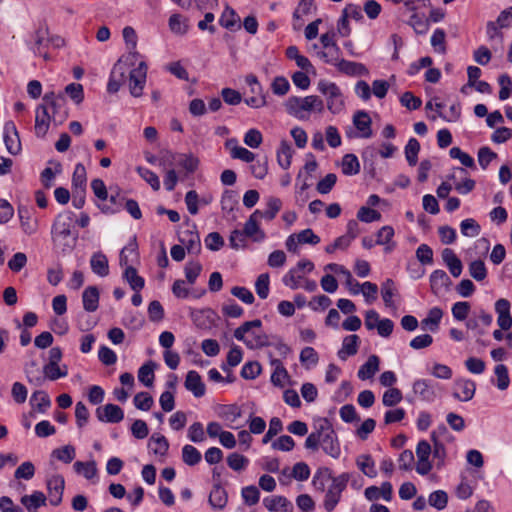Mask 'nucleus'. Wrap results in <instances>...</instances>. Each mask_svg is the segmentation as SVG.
I'll list each match as a JSON object with an SVG mask.
<instances>
[{
  "instance_id": "obj_18",
  "label": "nucleus",
  "mask_w": 512,
  "mask_h": 512,
  "mask_svg": "<svg viewBox=\"0 0 512 512\" xmlns=\"http://www.w3.org/2000/svg\"><path fill=\"white\" fill-rule=\"evenodd\" d=\"M96 416L101 422L119 423L124 419V411L118 405L109 403L103 408H98Z\"/></svg>"
},
{
  "instance_id": "obj_40",
  "label": "nucleus",
  "mask_w": 512,
  "mask_h": 512,
  "mask_svg": "<svg viewBox=\"0 0 512 512\" xmlns=\"http://www.w3.org/2000/svg\"><path fill=\"white\" fill-rule=\"evenodd\" d=\"M221 209L224 213H232L239 204V197L234 190H225L221 197Z\"/></svg>"
},
{
  "instance_id": "obj_38",
  "label": "nucleus",
  "mask_w": 512,
  "mask_h": 512,
  "mask_svg": "<svg viewBox=\"0 0 512 512\" xmlns=\"http://www.w3.org/2000/svg\"><path fill=\"white\" fill-rule=\"evenodd\" d=\"M271 365L274 367V371L271 375V382L277 387H283L284 380L289 378L288 371L279 359H271Z\"/></svg>"
},
{
  "instance_id": "obj_21",
  "label": "nucleus",
  "mask_w": 512,
  "mask_h": 512,
  "mask_svg": "<svg viewBox=\"0 0 512 512\" xmlns=\"http://www.w3.org/2000/svg\"><path fill=\"white\" fill-rule=\"evenodd\" d=\"M413 392L425 402H433L436 398L434 384L428 379H417L413 383Z\"/></svg>"
},
{
  "instance_id": "obj_39",
  "label": "nucleus",
  "mask_w": 512,
  "mask_h": 512,
  "mask_svg": "<svg viewBox=\"0 0 512 512\" xmlns=\"http://www.w3.org/2000/svg\"><path fill=\"white\" fill-rule=\"evenodd\" d=\"M357 467L361 472L369 478H375L377 471L375 468V462L371 455L363 454L360 455L356 460Z\"/></svg>"
},
{
  "instance_id": "obj_29",
  "label": "nucleus",
  "mask_w": 512,
  "mask_h": 512,
  "mask_svg": "<svg viewBox=\"0 0 512 512\" xmlns=\"http://www.w3.org/2000/svg\"><path fill=\"white\" fill-rule=\"evenodd\" d=\"M99 290L96 286H88L82 294L83 308L87 312H94L99 307Z\"/></svg>"
},
{
  "instance_id": "obj_25",
  "label": "nucleus",
  "mask_w": 512,
  "mask_h": 512,
  "mask_svg": "<svg viewBox=\"0 0 512 512\" xmlns=\"http://www.w3.org/2000/svg\"><path fill=\"white\" fill-rule=\"evenodd\" d=\"M208 502L211 507L216 510H222L227 505L228 494L220 483H215L213 485Z\"/></svg>"
},
{
  "instance_id": "obj_24",
  "label": "nucleus",
  "mask_w": 512,
  "mask_h": 512,
  "mask_svg": "<svg viewBox=\"0 0 512 512\" xmlns=\"http://www.w3.org/2000/svg\"><path fill=\"white\" fill-rule=\"evenodd\" d=\"M442 260L448 267L451 275L453 277H459L463 270V265L461 260L457 257L455 252L450 248H445L442 253Z\"/></svg>"
},
{
  "instance_id": "obj_59",
  "label": "nucleus",
  "mask_w": 512,
  "mask_h": 512,
  "mask_svg": "<svg viewBox=\"0 0 512 512\" xmlns=\"http://www.w3.org/2000/svg\"><path fill=\"white\" fill-rule=\"evenodd\" d=\"M446 32L442 28H436L431 36L430 43L434 50L438 53L446 52Z\"/></svg>"
},
{
  "instance_id": "obj_19",
  "label": "nucleus",
  "mask_w": 512,
  "mask_h": 512,
  "mask_svg": "<svg viewBox=\"0 0 512 512\" xmlns=\"http://www.w3.org/2000/svg\"><path fill=\"white\" fill-rule=\"evenodd\" d=\"M353 124L355 128L358 130V137L360 138H370L373 135L372 131V120L369 114L360 110L357 111L353 116Z\"/></svg>"
},
{
  "instance_id": "obj_5",
  "label": "nucleus",
  "mask_w": 512,
  "mask_h": 512,
  "mask_svg": "<svg viewBox=\"0 0 512 512\" xmlns=\"http://www.w3.org/2000/svg\"><path fill=\"white\" fill-rule=\"evenodd\" d=\"M262 321L260 319H254L252 321H246L234 331V337L243 342L249 349H260L271 345L269 336L265 333H256L252 331L253 328H260Z\"/></svg>"
},
{
  "instance_id": "obj_2",
  "label": "nucleus",
  "mask_w": 512,
  "mask_h": 512,
  "mask_svg": "<svg viewBox=\"0 0 512 512\" xmlns=\"http://www.w3.org/2000/svg\"><path fill=\"white\" fill-rule=\"evenodd\" d=\"M304 446L312 451H317L321 447L325 454L334 459L341 455L338 436L328 418H320L314 424V431L307 436Z\"/></svg>"
},
{
  "instance_id": "obj_20",
  "label": "nucleus",
  "mask_w": 512,
  "mask_h": 512,
  "mask_svg": "<svg viewBox=\"0 0 512 512\" xmlns=\"http://www.w3.org/2000/svg\"><path fill=\"white\" fill-rule=\"evenodd\" d=\"M184 386L186 390L190 391L196 398H200L205 395V384L202 381L200 374L195 370L188 371Z\"/></svg>"
},
{
  "instance_id": "obj_27",
  "label": "nucleus",
  "mask_w": 512,
  "mask_h": 512,
  "mask_svg": "<svg viewBox=\"0 0 512 512\" xmlns=\"http://www.w3.org/2000/svg\"><path fill=\"white\" fill-rule=\"evenodd\" d=\"M430 288L434 294H438L443 289H447L451 285V280L444 270H434L430 275Z\"/></svg>"
},
{
  "instance_id": "obj_60",
  "label": "nucleus",
  "mask_w": 512,
  "mask_h": 512,
  "mask_svg": "<svg viewBox=\"0 0 512 512\" xmlns=\"http://www.w3.org/2000/svg\"><path fill=\"white\" fill-rule=\"evenodd\" d=\"M87 182L86 177V169L83 164L78 163L75 166L73 176H72V185L76 190L85 189Z\"/></svg>"
},
{
  "instance_id": "obj_53",
  "label": "nucleus",
  "mask_w": 512,
  "mask_h": 512,
  "mask_svg": "<svg viewBox=\"0 0 512 512\" xmlns=\"http://www.w3.org/2000/svg\"><path fill=\"white\" fill-rule=\"evenodd\" d=\"M136 171L139 174V176L144 181H146L154 191H158L160 189V180L155 172L143 166H138L136 168Z\"/></svg>"
},
{
  "instance_id": "obj_31",
  "label": "nucleus",
  "mask_w": 512,
  "mask_h": 512,
  "mask_svg": "<svg viewBox=\"0 0 512 512\" xmlns=\"http://www.w3.org/2000/svg\"><path fill=\"white\" fill-rule=\"evenodd\" d=\"M443 317V311L439 307H433L429 310L427 317L421 321L423 330H429L431 332H437L439 324Z\"/></svg>"
},
{
  "instance_id": "obj_10",
  "label": "nucleus",
  "mask_w": 512,
  "mask_h": 512,
  "mask_svg": "<svg viewBox=\"0 0 512 512\" xmlns=\"http://www.w3.org/2000/svg\"><path fill=\"white\" fill-rule=\"evenodd\" d=\"M3 140L7 151L11 155H18L22 150V145L17 127L13 121H7L3 128Z\"/></svg>"
},
{
  "instance_id": "obj_12",
  "label": "nucleus",
  "mask_w": 512,
  "mask_h": 512,
  "mask_svg": "<svg viewBox=\"0 0 512 512\" xmlns=\"http://www.w3.org/2000/svg\"><path fill=\"white\" fill-rule=\"evenodd\" d=\"M476 392V383L471 379H457L454 383L453 397L462 402L470 401Z\"/></svg>"
},
{
  "instance_id": "obj_4",
  "label": "nucleus",
  "mask_w": 512,
  "mask_h": 512,
  "mask_svg": "<svg viewBox=\"0 0 512 512\" xmlns=\"http://www.w3.org/2000/svg\"><path fill=\"white\" fill-rule=\"evenodd\" d=\"M127 252L132 253L135 259L139 258L136 235H134L120 251L119 264L121 267L125 268L123 272L124 280L128 282L132 290L140 292L145 286V280L138 275L137 270L131 265L134 259H128Z\"/></svg>"
},
{
  "instance_id": "obj_34",
  "label": "nucleus",
  "mask_w": 512,
  "mask_h": 512,
  "mask_svg": "<svg viewBox=\"0 0 512 512\" xmlns=\"http://www.w3.org/2000/svg\"><path fill=\"white\" fill-rule=\"evenodd\" d=\"M292 155L293 149L291 144L286 140H282L279 148L277 149V162L279 166L284 170H287L291 165Z\"/></svg>"
},
{
  "instance_id": "obj_63",
  "label": "nucleus",
  "mask_w": 512,
  "mask_h": 512,
  "mask_svg": "<svg viewBox=\"0 0 512 512\" xmlns=\"http://www.w3.org/2000/svg\"><path fill=\"white\" fill-rule=\"evenodd\" d=\"M227 464L232 470L241 471L249 465V459L242 454L234 452L228 455Z\"/></svg>"
},
{
  "instance_id": "obj_52",
  "label": "nucleus",
  "mask_w": 512,
  "mask_h": 512,
  "mask_svg": "<svg viewBox=\"0 0 512 512\" xmlns=\"http://www.w3.org/2000/svg\"><path fill=\"white\" fill-rule=\"evenodd\" d=\"M341 50L338 45L331 46L325 48L324 51L318 53V56L327 64L337 66V63L340 62L341 58Z\"/></svg>"
},
{
  "instance_id": "obj_58",
  "label": "nucleus",
  "mask_w": 512,
  "mask_h": 512,
  "mask_svg": "<svg viewBox=\"0 0 512 512\" xmlns=\"http://www.w3.org/2000/svg\"><path fill=\"white\" fill-rule=\"evenodd\" d=\"M460 231L466 237H476L480 234L481 227L473 218H467L461 221Z\"/></svg>"
},
{
  "instance_id": "obj_11",
  "label": "nucleus",
  "mask_w": 512,
  "mask_h": 512,
  "mask_svg": "<svg viewBox=\"0 0 512 512\" xmlns=\"http://www.w3.org/2000/svg\"><path fill=\"white\" fill-rule=\"evenodd\" d=\"M140 57L137 51H130L127 56L120 58L113 66L109 78L118 80L121 83L126 81V73L129 66L135 64V61Z\"/></svg>"
},
{
  "instance_id": "obj_48",
  "label": "nucleus",
  "mask_w": 512,
  "mask_h": 512,
  "mask_svg": "<svg viewBox=\"0 0 512 512\" xmlns=\"http://www.w3.org/2000/svg\"><path fill=\"white\" fill-rule=\"evenodd\" d=\"M420 143L416 138H410L405 146V157L410 166H415L418 161Z\"/></svg>"
},
{
  "instance_id": "obj_14",
  "label": "nucleus",
  "mask_w": 512,
  "mask_h": 512,
  "mask_svg": "<svg viewBox=\"0 0 512 512\" xmlns=\"http://www.w3.org/2000/svg\"><path fill=\"white\" fill-rule=\"evenodd\" d=\"M259 213L253 212L244 224L243 233L254 242H263L266 239V233L260 228L258 218Z\"/></svg>"
},
{
  "instance_id": "obj_36",
  "label": "nucleus",
  "mask_w": 512,
  "mask_h": 512,
  "mask_svg": "<svg viewBox=\"0 0 512 512\" xmlns=\"http://www.w3.org/2000/svg\"><path fill=\"white\" fill-rule=\"evenodd\" d=\"M360 162L353 153L345 154L341 162L342 173L346 176H353L360 172Z\"/></svg>"
},
{
  "instance_id": "obj_45",
  "label": "nucleus",
  "mask_w": 512,
  "mask_h": 512,
  "mask_svg": "<svg viewBox=\"0 0 512 512\" xmlns=\"http://www.w3.org/2000/svg\"><path fill=\"white\" fill-rule=\"evenodd\" d=\"M176 163L179 167H182L187 173H194L199 166L198 158L191 153L177 155Z\"/></svg>"
},
{
  "instance_id": "obj_32",
  "label": "nucleus",
  "mask_w": 512,
  "mask_h": 512,
  "mask_svg": "<svg viewBox=\"0 0 512 512\" xmlns=\"http://www.w3.org/2000/svg\"><path fill=\"white\" fill-rule=\"evenodd\" d=\"M90 266L93 273L100 277H105L109 274L108 259L102 252H96L91 256Z\"/></svg>"
},
{
  "instance_id": "obj_61",
  "label": "nucleus",
  "mask_w": 512,
  "mask_h": 512,
  "mask_svg": "<svg viewBox=\"0 0 512 512\" xmlns=\"http://www.w3.org/2000/svg\"><path fill=\"white\" fill-rule=\"evenodd\" d=\"M395 294V286L394 281L392 279H387L381 287V295L383 302L386 307L394 308L395 304L393 302V296Z\"/></svg>"
},
{
  "instance_id": "obj_47",
  "label": "nucleus",
  "mask_w": 512,
  "mask_h": 512,
  "mask_svg": "<svg viewBox=\"0 0 512 512\" xmlns=\"http://www.w3.org/2000/svg\"><path fill=\"white\" fill-rule=\"evenodd\" d=\"M202 455L200 451L190 444H186L182 448V460L189 466H195L201 461Z\"/></svg>"
},
{
  "instance_id": "obj_6",
  "label": "nucleus",
  "mask_w": 512,
  "mask_h": 512,
  "mask_svg": "<svg viewBox=\"0 0 512 512\" xmlns=\"http://www.w3.org/2000/svg\"><path fill=\"white\" fill-rule=\"evenodd\" d=\"M317 90L326 99V107L332 114H339L345 107L341 89L335 82L320 80Z\"/></svg>"
},
{
  "instance_id": "obj_50",
  "label": "nucleus",
  "mask_w": 512,
  "mask_h": 512,
  "mask_svg": "<svg viewBox=\"0 0 512 512\" xmlns=\"http://www.w3.org/2000/svg\"><path fill=\"white\" fill-rule=\"evenodd\" d=\"M73 467L75 472L82 474L88 480L94 478L97 475V467L95 461H76Z\"/></svg>"
},
{
  "instance_id": "obj_8",
  "label": "nucleus",
  "mask_w": 512,
  "mask_h": 512,
  "mask_svg": "<svg viewBox=\"0 0 512 512\" xmlns=\"http://www.w3.org/2000/svg\"><path fill=\"white\" fill-rule=\"evenodd\" d=\"M148 66L141 60L137 67L129 71L128 86L130 94L135 97H141L147 80Z\"/></svg>"
},
{
  "instance_id": "obj_22",
  "label": "nucleus",
  "mask_w": 512,
  "mask_h": 512,
  "mask_svg": "<svg viewBox=\"0 0 512 512\" xmlns=\"http://www.w3.org/2000/svg\"><path fill=\"white\" fill-rule=\"evenodd\" d=\"M360 338L356 334H350L344 337L342 347L337 352L339 359L345 361L348 357L354 356L358 352Z\"/></svg>"
},
{
  "instance_id": "obj_64",
  "label": "nucleus",
  "mask_w": 512,
  "mask_h": 512,
  "mask_svg": "<svg viewBox=\"0 0 512 512\" xmlns=\"http://www.w3.org/2000/svg\"><path fill=\"white\" fill-rule=\"evenodd\" d=\"M261 370L262 368L259 362L250 361L242 366L240 375L244 379L253 380L259 376Z\"/></svg>"
},
{
  "instance_id": "obj_1",
  "label": "nucleus",
  "mask_w": 512,
  "mask_h": 512,
  "mask_svg": "<svg viewBox=\"0 0 512 512\" xmlns=\"http://www.w3.org/2000/svg\"><path fill=\"white\" fill-rule=\"evenodd\" d=\"M350 479L351 475L349 472H343L338 476H334L329 467H320L316 470L312 478V485L317 491L324 492L327 481H331L323 500V507L327 512L335 510Z\"/></svg>"
},
{
  "instance_id": "obj_55",
  "label": "nucleus",
  "mask_w": 512,
  "mask_h": 512,
  "mask_svg": "<svg viewBox=\"0 0 512 512\" xmlns=\"http://www.w3.org/2000/svg\"><path fill=\"white\" fill-rule=\"evenodd\" d=\"M75 456V448L72 445H65L52 451V457L66 464L71 463Z\"/></svg>"
},
{
  "instance_id": "obj_30",
  "label": "nucleus",
  "mask_w": 512,
  "mask_h": 512,
  "mask_svg": "<svg viewBox=\"0 0 512 512\" xmlns=\"http://www.w3.org/2000/svg\"><path fill=\"white\" fill-rule=\"evenodd\" d=\"M379 357L377 355H371L367 361L362 364L357 372V376L360 380H368L374 377L379 371Z\"/></svg>"
},
{
  "instance_id": "obj_46",
  "label": "nucleus",
  "mask_w": 512,
  "mask_h": 512,
  "mask_svg": "<svg viewBox=\"0 0 512 512\" xmlns=\"http://www.w3.org/2000/svg\"><path fill=\"white\" fill-rule=\"evenodd\" d=\"M299 360L306 369H310L317 365L319 355L313 347L307 346L301 350Z\"/></svg>"
},
{
  "instance_id": "obj_15",
  "label": "nucleus",
  "mask_w": 512,
  "mask_h": 512,
  "mask_svg": "<svg viewBox=\"0 0 512 512\" xmlns=\"http://www.w3.org/2000/svg\"><path fill=\"white\" fill-rule=\"evenodd\" d=\"M179 241L189 254L197 255L200 253L201 241L195 225H193V230L182 231L179 235Z\"/></svg>"
},
{
  "instance_id": "obj_9",
  "label": "nucleus",
  "mask_w": 512,
  "mask_h": 512,
  "mask_svg": "<svg viewBox=\"0 0 512 512\" xmlns=\"http://www.w3.org/2000/svg\"><path fill=\"white\" fill-rule=\"evenodd\" d=\"M74 219L75 213L72 211H67L57 215L51 228V234L54 241L57 239L66 240L71 236V227Z\"/></svg>"
},
{
  "instance_id": "obj_13",
  "label": "nucleus",
  "mask_w": 512,
  "mask_h": 512,
  "mask_svg": "<svg viewBox=\"0 0 512 512\" xmlns=\"http://www.w3.org/2000/svg\"><path fill=\"white\" fill-rule=\"evenodd\" d=\"M64 488L65 481L61 475H53L47 480V490L50 504L52 506L56 507L61 504Z\"/></svg>"
},
{
  "instance_id": "obj_44",
  "label": "nucleus",
  "mask_w": 512,
  "mask_h": 512,
  "mask_svg": "<svg viewBox=\"0 0 512 512\" xmlns=\"http://www.w3.org/2000/svg\"><path fill=\"white\" fill-rule=\"evenodd\" d=\"M186 19L178 13H174L169 17L168 26L171 32L178 35H184L188 31Z\"/></svg>"
},
{
  "instance_id": "obj_51",
  "label": "nucleus",
  "mask_w": 512,
  "mask_h": 512,
  "mask_svg": "<svg viewBox=\"0 0 512 512\" xmlns=\"http://www.w3.org/2000/svg\"><path fill=\"white\" fill-rule=\"evenodd\" d=\"M25 373L29 383L34 384L35 386H41L43 384L44 377L35 361H31L26 364Z\"/></svg>"
},
{
  "instance_id": "obj_3",
  "label": "nucleus",
  "mask_w": 512,
  "mask_h": 512,
  "mask_svg": "<svg viewBox=\"0 0 512 512\" xmlns=\"http://www.w3.org/2000/svg\"><path fill=\"white\" fill-rule=\"evenodd\" d=\"M286 112L301 121L308 120L311 112L322 113L324 101L317 95L290 96L284 103Z\"/></svg>"
},
{
  "instance_id": "obj_17",
  "label": "nucleus",
  "mask_w": 512,
  "mask_h": 512,
  "mask_svg": "<svg viewBox=\"0 0 512 512\" xmlns=\"http://www.w3.org/2000/svg\"><path fill=\"white\" fill-rule=\"evenodd\" d=\"M510 309L511 304L505 298H500L495 302V312L498 315L497 324L501 330H509L512 327V316Z\"/></svg>"
},
{
  "instance_id": "obj_56",
  "label": "nucleus",
  "mask_w": 512,
  "mask_h": 512,
  "mask_svg": "<svg viewBox=\"0 0 512 512\" xmlns=\"http://www.w3.org/2000/svg\"><path fill=\"white\" fill-rule=\"evenodd\" d=\"M494 373L497 377V388L499 390H506L510 385V377L507 366L504 364L496 365L494 368Z\"/></svg>"
},
{
  "instance_id": "obj_35",
  "label": "nucleus",
  "mask_w": 512,
  "mask_h": 512,
  "mask_svg": "<svg viewBox=\"0 0 512 512\" xmlns=\"http://www.w3.org/2000/svg\"><path fill=\"white\" fill-rule=\"evenodd\" d=\"M30 404L39 413H45L51 406L49 395L42 390L35 391L30 397Z\"/></svg>"
},
{
  "instance_id": "obj_42",
  "label": "nucleus",
  "mask_w": 512,
  "mask_h": 512,
  "mask_svg": "<svg viewBox=\"0 0 512 512\" xmlns=\"http://www.w3.org/2000/svg\"><path fill=\"white\" fill-rule=\"evenodd\" d=\"M154 368L155 364L152 361H148L143 364L138 370V380L146 387H151L154 382Z\"/></svg>"
},
{
  "instance_id": "obj_33",
  "label": "nucleus",
  "mask_w": 512,
  "mask_h": 512,
  "mask_svg": "<svg viewBox=\"0 0 512 512\" xmlns=\"http://www.w3.org/2000/svg\"><path fill=\"white\" fill-rule=\"evenodd\" d=\"M18 216L21 228L26 235H32L37 231V222L31 219V213L27 207L19 206Z\"/></svg>"
},
{
  "instance_id": "obj_54",
  "label": "nucleus",
  "mask_w": 512,
  "mask_h": 512,
  "mask_svg": "<svg viewBox=\"0 0 512 512\" xmlns=\"http://www.w3.org/2000/svg\"><path fill=\"white\" fill-rule=\"evenodd\" d=\"M468 270L470 276L478 282L483 281L487 277L486 265L480 259L470 262Z\"/></svg>"
},
{
  "instance_id": "obj_7",
  "label": "nucleus",
  "mask_w": 512,
  "mask_h": 512,
  "mask_svg": "<svg viewBox=\"0 0 512 512\" xmlns=\"http://www.w3.org/2000/svg\"><path fill=\"white\" fill-rule=\"evenodd\" d=\"M47 106L55 126L62 125L69 116V108L64 94L46 93L42 99Z\"/></svg>"
},
{
  "instance_id": "obj_16",
  "label": "nucleus",
  "mask_w": 512,
  "mask_h": 512,
  "mask_svg": "<svg viewBox=\"0 0 512 512\" xmlns=\"http://www.w3.org/2000/svg\"><path fill=\"white\" fill-rule=\"evenodd\" d=\"M51 121L49 106L43 101L36 109L35 134L37 137H44L46 135Z\"/></svg>"
},
{
  "instance_id": "obj_43",
  "label": "nucleus",
  "mask_w": 512,
  "mask_h": 512,
  "mask_svg": "<svg viewBox=\"0 0 512 512\" xmlns=\"http://www.w3.org/2000/svg\"><path fill=\"white\" fill-rule=\"evenodd\" d=\"M408 24L414 29L417 34H426L429 30L430 24L423 14L420 15L417 12H413L409 18Z\"/></svg>"
},
{
  "instance_id": "obj_49",
  "label": "nucleus",
  "mask_w": 512,
  "mask_h": 512,
  "mask_svg": "<svg viewBox=\"0 0 512 512\" xmlns=\"http://www.w3.org/2000/svg\"><path fill=\"white\" fill-rule=\"evenodd\" d=\"M218 415L225 420L235 422L242 416V411L236 404L220 405Z\"/></svg>"
},
{
  "instance_id": "obj_26",
  "label": "nucleus",
  "mask_w": 512,
  "mask_h": 512,
  "mask_svg": "<svg viewBox=\"0 0 512 512\" xmlns=\"http://www.w3.org/2000/svg\"><path fill=\"white\" fill-rule=\"evenodd\" d=\"M336 68L339 72L348 76H363L368 74V69L362 63L341 59Z\"/></svg>"
},
{
  "instance_id": "obj_23",
  "label": "nucleus",
  "mask_w": 512,
  "mask_h": 512,
  "mask_svg": "<svg viewBox=\"0 0 512 512\" xmlns=\"http://www.w3.org/2000/svg\"><path fill=\"white\" fill-rule=\"evenodd\" d=\"M282 208V201L278 197L270 196L266 201V208L264 210L256 209L254 212H258V218L266 221H272L275 219L277 214Z\"/></svg>"
},
{
  "instance_id": "obj_57",
  "label": "nucleus",
  "mask_w": 512,
  "mask_h": 512,
  "mask_svg": "<svg viewBox=\"0 0 512 512\" xmlns=\"http://www.w3.org/2000/svg\"><path fill=\"white\" fill-rule=\"evenodd\" d=\"M68 375L67 367H65V372H61V368L59 364L47 363L43 367V377L44 379H48L51 381L58 380L60 378H64Z\"/></svg>"
},
{
  "instance_id": "obj_28",
  "label": "nucleus",
  "mask_w": 512,
  "mask_h": 512,
  "mask_svg": "<svg viewBox=\"0 0 512 512\" xmlns=\"http://www.w3.org/2000/svg\"><path fill=\"white\" fill-rule=\"evenodd\" d=\"M263 505L270 512L292 510V503L284 496H269L263 499Z\"/></svg>"
},
{
  "instance_id": "obj_41",
  "label": "nucleus",
  "mask_w": 512,
  "mask_h": 512,
  "mask_svg": "<svg viewBox=\"0 0 512 512\" xmlns=\"http://www.w3.org/2000/svg\"><path fill=\"white\" fill-rule=\"evenodd\" d=\"M148 447L154 454L164 456L169 449V442L163 435H152L149 440Z\"/></svg>"
},
{
  "instance_id": "obj_62",
  "label": "nucleus",
  "mask_w": 512,
  "mask_h": 512,
  "mask_svg": "<svg viewBox=\"0 0 512 512\" xmlns=\"http://www.w3.org/2000/svg\"><path fill=\"white\" fill-rule=\"evenodd\" d=\"M241 496L246 505L253 506L260 500V491L256 486L249 485L242 488Z\"/></svg>"
},
{
  "instance_id": "obj_37",
  "label": "nucleus",
  "mask_w": 512,
  "mask_h": 512,
  "mask_svg": "<svg viewBox=\"0 0 512 512\" xmlns=\"http://www.w3.org/2000/svg\"><path fill=\"white\" fill-rule=\"evenodd\" d=\"M21 503L28 511L36 510L46 504V496L41 491H34L31 495L22 496Z\"/></svg>"
}]
</instances>
